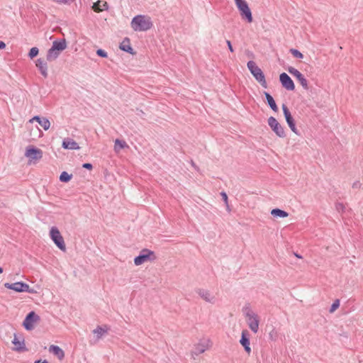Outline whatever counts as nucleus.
<instances>
[{
  "label": "nucleus",
  "mask_w": 363,
  "mask_h": 363,
  "mask_svg": "<svg viewBox=\"0 0 363 363\" xmlns=\"http://www.w3.org/2000/svg\"><path fill=\"white\" fill-rule=\"evenodd\" d=\"M20 287V292H28L30 294L35 293V291L32 289H30L29 285L26 283L21 281Z\"/></svg>",
  "instance_id": "27"
},
{
  "label": "nucleus",
  "mask_w": 363,
  "mask_h": 363,
  "mask_svg": "<svg viewBox=\"0 0 363 363\" xmlns=\"http://www.w3.org/2000/svg\"><path fill=\"white\" fill-rule=\"evenodd\" d=\"M335 208L338 212H344L345 209V206L342 203H337L335 204Z\"/></svg>",
  "instance_id": "36"
},
{
  "label": "nucleus",
  "mask_w": 363,
  "mask_h": 363,
  "mask_svg": "<svg viewBox=\"0 0 363 363\" xmlns=\"http://www.w3.org/2000/svg\"><path fill=\"white\" fill-rule=\"evenodd\" d=\"M43 118V117H40L38 116H35L30 121L31 122V121H35L39 123V121H40Z\"/></svg>",
  "instance_id": "41"
},
{
  "label": "nucleus",
  "mask_w": 363,
  "mask_h": 363,
  "mask_svg": "<svg viewBox=\"0 0 363 363\" xmlns=\"http://www.w3.org/2000/svg\"><path fill=\"white\" fill-rule=\"evenodd\" d=\"M50 235L57 247L62 251L66 250V245L63 237L61 235L60 230L56 227H52L50 231Z\"/></svg>",
  "instance_id": "6"
},
{
  "label": "nucleus",
  "mask_w": 363,
  "mask_h": 363,
  "mask_svg": "<svg viewBox=\"0 0 363 363\" xmlns=\"http://www.w3.org/2000/svg\"><path fill=\"white\" fill-rule=\"evenodd\" d=\"M34 363H48L47 360H43L41 362L40 360H36Z\"/></svg>",
  "instance_id": "44"
},
{
  "label": "nucleus",
  "mask_w": 363,
  "mask_h": 363,
  "mask_svg": "<svg viewBox=\"0 0 363 363\" xmlns=\"http://www.w3.org/2000/svg\"><path fill=\"white\" fill-rule=\"evenodd\" d=\"M54 1L57 3H63V0H54Z\"/></svg>",
  "instance_id": "46"
},
{
  "label": "nucleus",
  "mask_w": 363,
  "mask_h": 363,
  "mask_svg": "<svg viewBox=\"0 0 363 363\" xmlns=\"http://www.w3.org/2000/svg\"><path fill=\"white\" fill-rule=\"evenodd\" d=\"M73 0H63V3L64 4H67V3H69L71 1H72Z\"/></svg>",
  "instance_id": "45"
},
{
  "label": "nucleus",
  "mask_w": 363,
  "mask_h": 363,
  "mask_svg": "<svg viewBox=\"0 0 363 363\" xmlns=\"http://www.w3.org/2000/svg\"><path fill=\"white\" fill-rule=\"evenodd\" d=\"M96 55L101 57H107V52L102 50V49H98L96 50Z\"/></svg>",
  "instance_id": "37"
},
{
  "label": "nucleus",
  "mask_w": 363,
  "mask_h": 363,
  "mask_svg": "<svg viewBox=\"0 0 363 363\" xmlns=\"http://www.w3.org/2000/svg\"><path fill=\"white\" fill-rule=\"evenodd\" d=\"M6 48V43L0 40V50H3Z\"/></svg>",
  "instance_id": "43"
},
{
  "label": "nucleus",
  "mask_w": 363,
  "mask_h": 363,
  "mask_svg": "<svg viewBox=\"0 0 363 363\" xmlns=\"http://www.w3.org/2000/svg\"><path fill=\"white\" fill-rule=\"evenodd\" d=\"M20 285H21V281H18V282H15V283H12V284H10V283L4 284V286L6 289L13 290L16 292H20V288H21Z\"/></svg>",
  "instance_id": "26"
},
{
  "label": "nucleus",
  "mask_w": 363,
  "mask_h": 363,
  "mask_svg": "<svg viewBox=\"0 0 363 363\" xmlns=\"http://www.w3.org/2000/svg\"><path fill=\"white\" fill-rule=\"evenodd\" d=\"M271 214L274 217L286 218L289 216V213L280 208H274L271 211Z\"/></svg>",
  "instance_id": "24"
},
{
  "label": "nucleus",
  "mask_w": 363,
  "mask_h": 363,
  "mask_svg": "<svg viewBox=\"0 0 363 363\" xmlns=\"http://www.w3.org/2000/svg\"><path fill=\"white\" fill-rule=\"evenodd\" d=\"M235 4L242 18L247 21L248 23H252L253 21L252 12L246 1L241 0Z\"/></svg>",
  "instance_id": "5"
},
{
  "label": "nucleus",
  "mask_w": 363,
  "mask_h": 363,
  "mask_svg": "<svg viewBox=\"0 0 363 363\" xmlns=\"http://www.w3.org/2000/svg\"><path fill=\"white\" fill-rule=\"evenodd\" d=\"M72 177V174H68L67 172H62L60 175V181L62 182H69Z\"/></svg>",
  "instance_id": "28"
},
{
  "label": "nucleus",
  "mask_w": 363,
  "mask_h": 363,
  "mask_svg": "<svg viewBox=\"0 0 363 363\" xmlns=\"http://www.w3.org/2000/svg\"><path fill=\"white\" fill-rule=\"evenodd\" d=\"M119 146L120 149H123L127 146L126 143L123 140H121L119 139H116L115 141V150H117V146Z\"/></svg>",
  "instance_id": "33"
},
{
  "label": "nucleus",
  "mask_w": 363,
  "mask_h": 363,
  "mask_svg": "<svg viewBox=\"0 0 363 363\" xmlns=\"http://www.w3.org/2000/svg\"><path fill=\"white\" fill-rule=\"evenodd\" d=\"M226 44L228 45V48L229 49V50L231 52H234V49L233 48V45H232V43L229 40H226Z\"/></svg>",
  "instance_id": "39"
},
{
  "label": "nucleus",
  "mask_w": 363,
  "mask_h": 363,
  "mask_svg": "<svg viewBox=\"0 0 363 363\" xmlns=\"http://www.w3.org/2000/svg\"><path fill=\"white\" fill-rule=\"evenodd\" d=\"M62 147L66 150H79L80 147L77 143H76L73 139L67 138H65L62 143Z\"/></svg>",
  "instance_id": "15"
},
{
  "label": "nucleus",
  "mask_w": 363,
  "mask_h": 363,
  "mask_svg": "<svg viewBox=\"0 0 363 363\" xmlns=\"http://www.w3.org/2000/svg\"><path fill=\"white\" fill-rule=\"evenodd\" d=\"M40 320V316L37 315L34 311L29 312L26 316L23 326L27 330H31L33 329V323Z\"/></svg>",
  "instance_id": "8"
},
{
  "label": "nucleus",
  "mask_w": 363,
  "mask_h": 363,
  "mask_svg": "<svg viewBox=\"0 0 363 363\" xmlns=\"http://www.w3.org/2000/svg\"><path fill=\"white\" fill-rule=\"evenodd\" d=\"M130 24L131 28L135 31H147L153 26L151 18L145 15H138L135 16L132 19Z\"/></svg>",
  "instance_id": "1"
},
{
  "label": "nucleus",
  "mask_w": 363,
  "mask_h": 363,
  "mask_svg": "<svg viewBox=\"0 0 363 363\" xmlns=\"http://www.w3.org/2000/svg\"><path fill=\"white\" fill-rule=\"evenodd\" d=\"M12 343L15 345L14 350L18 352H23L28 350L25 346L24 339L23 337L18 338L16 334H14V338L12 340Z\"/></svg>",
  "instance_id": "14"
},
{
  "label": "nucleus",
  "mask_w": 363,
  "mask_h": 363,
  "mask_svg": "<svg viewBox=\"0 0 363 363\" xmlns=\"http://www.w3.org/2000/svg\"><path fill=\"white\" fill-rule=\"evenodd\" d=\"M108 5L106 1L99 0L94 3L92 9L97 13H99L104 10H107Z\"/></svg>",
  "instance_id": "19"
},
{
  "label": "nucleus",
  "mask_w": 363,
  "mask_h": 363,
  "mask_svg": "<svg viewBox=\"0 0 363 363\" xmlns=\"http://www.w3.org/2000/svg\"><path fill=\"white\" fill-rule=\"evenodd\" d=\"M108 327L106 325L104 326H97L94 330L93 333L96 335V339L99 340L105 333L108 330Z\"/></svg>",
  "instance_id": "23"
},
{
  "label": "nucleus",
  "mask_w": 363,
  "mask_h": 363,
  "mask_svg": "<svg viewBox=\"0 0 363 363\" xmlns=\"http://www.w3.org/2000/svg\"><path fill=\"white\" fill-rule=\"evenodd\" d=\"M191 164L196 171L199 170V167L195 164V162L193 160H191Z\"/></svg>",
  "instance_id": "42"
},
{
  "label": "nucleus",
  "mask_w": 363,
  "mask_h": 363,
  "mask_svg": "<svg viewBox=\"0 0 363 363\" xmlns=\"http://www.w3.org/2000/svg\"><path fill=\"white\" fill-rule=\"evenodd\" d=\"M287 71L296 78L304 89H308V81L298 69L293 67H289Z\"/></svg>",
  "instance_id": "10"
},
{
  "label": "nucleus",
  "mask_w": 363,
  "mask_h": 363,
  "mask_svg": "<svg viewBox=\"0 0 363 363\" xmlns=\"http://www.w3.org/2000/svg\"><path fill=\"white\" fill-rule=\"evenodd\" d=\"M295 256L298 258H301V256L298 255L297 253H294Z\"/></svg>",
  "instance_id": "47"
},
{
  "label": "nucleus",
  "mask_w": 363,
  "mask_h": 363,
  "mask_svg": "<svg viewBox=\"0 0 363 363\" xmlns=\"http://www.w3.org/2000/svg\"><path fill=\"white\" fill-rule=\"evenodd\" d=\"M156 258L153 251L144 248L140 251V255L135 257L134 263L136 266H139L147 261H155Z\"/></svg>",
  "instance_id": "4"
},
{
  "label": "nucleus",
  "mask_w": 363,
  "mask_h": 363,
  "mask_svg": "<svg viewBox=\"0 0 363 363\" xmlns=\"http://www.w3.org/2000/svg\"><path fill=\"white\" fill-rule=\"evenodd\" d=\"M25 155L32 160H40L43 157V151L34 146H28L26 148Z\"/></svg>",
  "instance_id": "12"
},
{
  "label": "nucleus",
  "mask_w": 363,
  "mask_h": 363,
  "mask_svg": "<svg viewBox=\"0 0 363 363\" xmlns=\"http://www.w3.org/2000/svg\"><path fill=\"white\" fill-rule=\"evenodd\" d=\"M264 96L266 98L267 102L268 105L270 106V108L275 112L278 111V107L277 106V104L274 99V98L272 96V95L267 92H264Z\"/></svg>",
  "instance_id": "22"
},
{
  "label": "nucleus",
  "mask_w": 363,
  "mask_h": 363,
  "mask_svg": "<svg viewBox=\"0 0 363 363\" xmlns=\"http://www.w3.org/2000/svg\"><path fill=\"white\" fill-rule=\"evenodd\" d=\"M39 124L44 128V130H47L49 129L50 126V122L46 118H43L40 121H39Z\"/></svg>",
  "instance_id": "30"
},
{
  "label": "nucleus",
  "mask_w": 363,
  "mask_h": 363,
  "mask_svg": "<svg viewBox=\"0 0 363 363\" xmlns=\"http://www.w3.org/2000/svg\"><path fill=\"white\" fill-rule=\"evenodd\" d=\"M49 351L56 355L60 360L63 359L65 357V352L59 346L51 345Z\"/></svg>",
  "instance_id": "21"
},
{
  "label": "nucleus",
  "mask_w": 363,
  "mask_h": 363,
  "mask_svg": "<svg viewBox=\"0 0 363 363\" xmlns=\"http://www.w3.org/2000/svg\"><path fill=\"white\" fill-rule=\"evenodd\" d=\"M207 350V347L203 344L199 343L196 345L194 347V350L192 351V355L198 356L200 354L203 353Z\"/></svg>",
  "instance_id": "25"
},
{
  "label": "nucleus",
  "mask_w": 363,
  "mask_h": 363,
  "mask_svg": "<svg viewBox=\"0 0 363 363\" xmlns=\"http://www.w3.org/2000/svg\"><path fill=\"white\" fill-rule=\"evenodd\" d=\"M220 196H221V197H222V199H223V201L225 202V205H226L227 209H228V211H230L229 205H228V195H227V194H226L225 192H224V191H222V192L220 193Z\"/></svg>",
  "instance_id": "35"
},
{
  "label": "nucleus",
  "mask_w": 363,
  "mask_h": 363,
  "mask_svg": "<svg viewBox=\"0 0 363 363\" xmlns=\"http://www.w3.org/2000/svg\"><path fill=\"white\" fill-rule=\"evenodd\" d=\"M247 68L250 71L251 74L256 79V80L261 84L264 88H267V84L265 79L264 74L262 69L256 65V63L250 60L247 64Z\"/></svg>",
  "instance_id": "3"
},
{
  "label": "nucleus",
  "mask_w": 363,
  "mask_h": 363,
  "mask_svg": "<svg viewBox=\"0 0 363 363\" xmlns=\"http://www.w3.org/2000/svg\"><path fill=\"white\" fill-rule=\"evenodd\" d=\"M196 292L206 302H214L215 297L211 294L209 291L203 289H199L196 291Z\"/></svg>",
  "instance_id": "18"
},
{
  "label": "nucleus",
  "mask_w": 363,
  "mask_h": 363,
  "mask_svg": "<svg viewBox=\"0 0 363 363\" xmlns=\"http://www.w3.org/2000/svg\"><path fill=\"white\" fill-rule=\"evenodd\" d=\"M241 0H235V4H237L238 1H240Z\"/></svg>",
  "instance_id": "51"
},
{
  "label": "nucleus",
  "mask_w": 363,
  "mask_h": 363,
  "mask_svg": "<svg viewBox=\"0 0 363 363\" xmlns=\"http://www.w3.org/2000/svg\"><path fill=\"white\" fill-rule=\"evenodd\" d=\"M361 183L359 181H356L352 184V188L359 189L361 187Z\"/></svg>",
  "instance_id": "40"
},
{
  "label": "nucleus",
  "mask_w": 363,
  "mask_h": 363,
  "mask_svg": "<svg viewBox=\"0 0 363 363\" xmlns=\"http://www.w3.org/2000/svg\"><path fill=\"white\" fill-rule=\"evenodd\" d=\"M67 41L65 38L59 40H55L52 47L48 50L46 58L49 62L55 60L60 53L67 48Z\"/></svg>",
  "instance_id": "2"
},
{
  "label": "nucleus",
  "mask_w": 363,
  "mask_h": 363,
  "mask_svg": "<svg viewBox=\"0 0 363 363\" xmlns=\"http://www.w3.org/2000/svg\"><path fill=\"white\" fill-rule=\"evenodd\" d=\"M289 52L293 55V56L296 58L302 59L303 57V54L296 49L291 48Z\"/></svg>",
  "instance_id": "32"
},
{
  "label": "nucleus",
  "mask_w": 363,
  "mask_h": 363,
  "mask_svg": "<svg viewBox=\"0 0 363 363\" xmlns=\"http://www.w3.org/2000/svg\"><path fill=\"white\" fill-rule=\"evenodd\" d=\"M243 311L245 314V316L248 318L250 317H253L255 315H256V313H255L252 310H251V308H250V304H247L244 308H243Z\"/></svg>",
  "instance_id": "29"
},
{
  "label": "nucleus",
  "mask_w": 363,
  "mask_h": 363,
  "mask_svg": "<svg viewBox=\"0 0 363 363\" xmlns=\"http://www.w3.org/2000/svg\"><path fill=\"white\" fill-rule=\"evenodd\" d=\"M280 82L284 88L289 91H294L295 85L291 78L285 72L279 75Z\"/></svg>",
  "instance_id": "11"
},
{
  "label": "nucleus",
  "mask_w": 363,
  "mask_h": 363,
  "mask_svg": "<svg viewBox=\"0 0 363 363\" xmlns=\"http://www.w3.org/2000/svg\"><path fill=\"white\" fill-rule=\"evenodd\" d=\"M267 122L269 126L278 137H286V133L284 127L277 121V120L274 117L270 116L268 118Z\"/></svg>",
  "instance_id": "7"
},
{
  "label": "nucleus",
  "mask_w": 363,
  "mask_h": 363,
  "mask_svg": "<svg viewBox=\"0 0 363 363\" xmlns=\"http://www.w3.org/2000/svg\"><path fill=\"white\" fill-rule=\"evenodd\" d=\"M4 272V269L2 267H0V274H1Z\"/></svg>",
  "instance_id": "48"
},
{
  "label": "nucleus",
  "mask_w": 363,
  "mask_h": 363,
  "mask_svg": "<svg viewBox=\"0 0 363 363\" xmlns=\"http://www.w3.org/2000/svg\"><path fill=\"white\" fill-rule=\"evenodd\" d=\"M38 53H39L38 48L36 47H33L30 50V51L28 52V56L30 59H33L38 55Z\"/></svg>",
  "instance_id": "31"
},
{
  "label": "nucleus",
  "mask_w": 363,
  "mask_h": 363,
  "mask_svg": "<svg viewBox=\"0 0 363 363\" xmlns=\"http://www.w3.org/2000/svg\"><path fill=\"white\" fill-rule=\"evenodd\" d=\"M137 111H140V114L144 113H143V111L142 110L137 109Z\"/></svg>",
  "instance_id": "50"
},
{
  "label": "nucleus",
  "mask_w": 363,
  "mask_h": 363,
  "mask_svg": "<svg viewBox=\"0 0 363 363\" xmlns=\"http://www.w3.org/2000/svg\"><path fill=\"white\" fill-rule=\"evenodd\" d=\"M249 333L247 330H244L241 334V339L240 340V344L243 346L245 351L250 354L251 352V348L250 347V338Z\"/></svg>",
  "instance_id": "13"
},
{
  "label": "nucleus",
  "mask_w": 363,
  "mask_h": 363,
  "mask_svg": "<svg viewBox=\"0 0 363 363\" xmlns=\"http://www.w3.org/2000/svg\"><path fill=\"white\" fill-rule=\"evenodd\" d=\"M120 49L122 50L123 51H125V52H126L128 53H130V54H132V55L135 53L134 52L133 48L130 45V40L128 38H125L123 40V42L121 43Z\"/></svg>",
  "instance_id": "20"
},
{
  "label": "nucleus",
  "mask_w": 363,
  "mask_h": 363,
  "mask_svg": "<svg viewBox=\"0 0 363 363\" xmlns=\"http://www.w3.org/2000/svg\"><path fill=\"white\" fill-rule=\"evenodd\" d=\"M247 323L250 330L255 333H257L259 329V318L256 314L253 317L247 318Z\"/></svg>",
  "instance_id": "17"
},
{
  "label": "nucleus",
  "mask_w": 363,
  "mask_h": 363,
  "mask_svg": "<svg viewBox=\"0 0 363 363\" xmlns=\"http://www.w3.org/2000/svg\"><path fill=\"white\" fill-rule=\"evenodd\" d=\"M137 111H140V114L144 113H143V111L142 110L137 109Z\"/></svg>",
  "instance_id": "49"
},
{
  "label": "nucleus",
  "mask_w": 363,
  "mask_h": 363,
  "mask_svg": "<svg viewBox=\"0 0 363 363\" xmlns=\"http://www.w3.org/2000/svg\"><path fill=\"white\" fill-rule=\"evenodd\" d=\"M339 306H340V300L339 299L335 300L329 310L330 313H333L335 311H336L339 308Z\"/></svg>",
  "instance_id": "34"
},
{
  "label": "nucleus",
  "mask_w": 363,
  "mask_h": 363,
  "mask_svg": "<svg viewBox=\"0 0 363 363\" xmlns=\"http://www.w3.org/2000/svg\"><path fill=\"white\" fill-rule=\"evenodd\" d=\"M82 167L89 170H91L93 169V165L91 163H84L82 164Z\"/></svg>",
  "instance_id": "38"
},
{
  "label": "nucleus",
  "mask_w": 363,
  "mask_h": 363,
  "mask_svg": "<svg viewBox=\"0 0 363 363\" xmlns=\"http://www.w3.org/2000/svg\"><path fill=\"white\" fill-rule=\"evenodd\" d=\"M282 110H283V113H284V117H285V119H286V121L288 125L289 126V128L294 133H295L296 134H298V130L296 127L295 121H294L293 116H291V113L289 111L286 105L282 104Z\"/></svg>",
  "instance_id": "9"
},
{
  "label": "nucleus",
  "mask_w": 363,
  "mask_h": 363,
  "mask_svg": "<svg viewBox=\"0 0 363 363\" xmlns=\"http://www.w3.org/2000/svg\"><path fill=\"white\" fill-rule=\"evenodd\" d=\"M36 67L38 68V69L40 72V74L45 77H48V64L47 62L45 61L42 58H39L36 60L35 62Z\"/></svg>",
  "instance_id": "16"
}]
</instances>
